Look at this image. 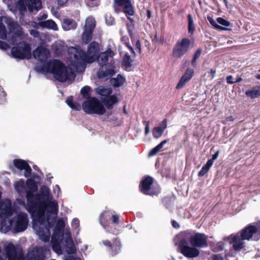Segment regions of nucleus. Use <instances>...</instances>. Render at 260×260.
<instances>
[{
  "mask_svg": "<svg viewBox=\"0 0 260 260\" xmlns=\"http://www.w3.org/2000/svg\"><path fill=\"white\" fill-rule=\"evenodd\" d=\"M42 72L52 74L58 81L63 82L70 77L74 78L75 75L72 69L68 68L59 59H53L45 63L40 69Z\"/></svg>",
  "mask_w": 260,
  "mask_h": 260,
  "instance_id": "f257e3e1",
  "label": "nucleus"
},
{
  "mask_svg": "<svg viewBox=\"0 0 260 260\" xmlns=\"http://www.w3.org/2000/svg\"><path fill=\"white\" fill-rule=\"evenodd\" d=\"M112 7L116 13L123 12L129 21L126 24L128 33L131 38L133 37V30L135 28L134 20L129 16L135 14V9L131 0H113Z\"/></svg>",
  "mask_w": 260,
  "mask_h": 260,
  "instance_id": "f03ea898",
  "label": "nucleus"
},
{
  "mask_svg": "<svg viewBox=\"0 0 260 260\" xmlns=\"http://www.w3.org/2000/svg\"><path fill=\"white\" fill-rule=\"evenodd\" d=\"M35 221L39 223L34 224V228L37 231V235L40 239L45 242H48L50 238V229L53 226L55 219L50 218V215L48 214L44 215H36Z\"/></svg>",
  "mask_w": 260,
  "mask_h": 260,
  "instance_id": "7ed1b4c3",
  "label": "nucleus"
},
{
  "mask_svg": "<svg viewBox=\"0 0 260 260\" xmlns=\"http://www.w3.org/2000/svg\"><path fill=\"white\" fill-rule=\"evenodd\" d=\"M100 53L99 44L95 41H93L89 45L87 52L83 50H77L74 54V57L77 62H84L91 63L94 62L97 56Z\"/></svg>",
  "mask_w": 260,
  "mask_h": 260,
  "instance_id": "20e7f679",
  "label": "nucleus"
},
{
  "mask_svg": "<svg viewBox=\"0 0 260 260\" xmlns=\"http://www.w3.org/2000/svg\"><path fill=\"white\" fill-rule=\"evenodd\" d=\"M120 216L117 214L110 216L108 212L104 211L100 216V222L107 232L117 235L120 230L118 225Z\"/></svg>",
  "mask_w": 260,
  "mask_h": 260,
  "instance_id": "39448f33",
  "label": "nucleus"
},
{
  "mask_svg": "<svg viewBox=\"0 0 260 260\" xmlns=\"http://www.w3.org/2000/svg\"><path fill=\"white\" fill-rule=\"evenodd\" d=\"M83 111L88 114L103 115L106 112L104 105L95 97H91L82 104Z\"/></svg>",
  "mask_w": 260,
  "mask_h": 260,
  "instance_id": "423d86ee",
  "label": "nucleus"
},
{
  "mask_svg": "<svg viewBox=\"0 0 260 260\" xmlns=\"http://www.w3.org/2000/svg\"><path fill=\"white\" fill-rule=\"evenodd\" d=\"M191 48V41L186 37L178 40L173 47L172 56L175 59L180 58L186 54Z\"/></svg>",
  "mask_w": 260,
  "mask_h": 260,
  "instance_id": "0eeeda50",
  "label": "nucleus"
},
{
  "mask_svg": "<svg viewBox=\"0 0 260 260\" xmlns=\"http://www.w3.org/2000/svg\"><path fill=\"white\" fill-rule=\"evenodd\" d=\"M153 181V178L150 176L144 177L139 186L140 191L145 195L151 196L157 195L160 192V189L158 187H152Z\"/></svg>",
  "mask_w": 260,
  "mask_h": 260,
  "instance_id": "6e6552de",
  "label": "nucleus"
},
{
  "mask_svg": "<svg viewBox=\"0 0 260 260\" xmlns=\"http://www.w3.org/2000/svg\"><path fill=\"white\" fill-rule=\"evenodd\" d=\"M11 53L13 57L19 59L31 58V48L28 43H21L12 47Z\"/></svg>",
  "mask_w": 260,
  "mask_h": 260,
  "instance_id": "1a4fd4ad",
  "label": "nucleus"
},
{
  "mask_svg": "<svg viewBox=\"0 0 260 260\" xmlns=\"http://www.w3.org/2000/svg\"><path fill=\"white\" fill-rule=\"evenodd\" d=\"M243 240H250L253 237L254 240L257 241L260 238V226L257 227L253 225H248L238 232Z\"/></svg>",
  "mask_w": 260,
  "mask_h": 260,
  "instance_id": "9d476101",
  "label": "nucleus"
},
{
  "mask_svg": "<svg viewBox=\"0 0 260 260\" xmlns=\"http://www.w3.org/2000/svg\"><path fill=\"white\" fill-rule=\"evenodd\" d=\"M49 249L46 246L36 247L28 251L26 260H45V254Z\"/></svg>",
  "mask_w": 260,
  "mask_h": 260,
  "instance_id": "9b49d317",
  "label": "nucleus"
},
{
  "mask_svg": "<svg viewBox=\"0 0 260 260\" xmlns=\"http://www.w3.org/2000/svg\"><path fill=\"white\" fill-rule=\"evenodd\" d=\"M31 204L27 202L28 211L32 214L36 213V215H45V211L47 208V203L45 202H38L35 200L31 201Z\"/></svg>",
  "mask_w": 260,
  "mask_h": 260,
  "instance_id": "f8f14e48",
  "label": "nucleus"
},
{
  "mask_svg": "<svg viewBox=\"0 0 260 260\" xmlns=\"http://www.w3.org/2000/svg\"><path fill=\"white\" fill-rule=\"evenodd\" d=\"M5 22L7 25L9 32L13 33L16 37L22 36L23 31L22 27L10 17H6Z\"/></svg>",
  "mask_w": 260,
  "mask_h": 260,
  "instance_id": "ddd939ff",
  "label": "nucleus"
},
{
  "mask_svg": "<svg viewBox=\"0 0 260 260\" xmlns=\"http://www.w3.org/2000/svg\"><path fill=\"white\" fill-rule=\"evenodd\" d=\"M28 225V218L25 213H20L17 216L13 232L18 233L25 231Z\"/></svg>",
  "mask_w": 260,
  "mask_h": 260,
  "instance_id": "4468645a",
  "label": "nucleus"
},
{
  "mask_svg": "<svg viewBox=\"0 0 260 260\" xmlns=\"http://www.w3.org/2000/svg\"><path fill=\"white\" fill-rule=\"evenodd\" d=\"M26 185L27 189L25 191L27 202L28 204H32L31 201L34 200L35 196L34 193L37 192L38 190V185L34 179H28L26 181Z\"/></svg>",
  "mask_w": 260,
  "mask_h": 260,
  "instance_id": "2eb2a0df",
  "label": "nucleus"
},
{
  "mask_svg": "<svg viewBox=\"0 0 260 260\" xmlns=\"http://www.w3.org/2000/svg\"><path fill=\"white\" fill-rule=\"evenodd\" d=\"M102 243L105 246L108 248V250L112 256H115L120 252L121 244L118 238L113 239L112 242L108 240H106L103 241Z\"/></svg>",
  "mask_w": 260,
  "mask_h": 260,
  "instance_id": "dca6fc26",
  "label": "nucleus"
},
{
  "mask_svg": "<svg viewBox=\"0 0 260 260\" xmlns=\"http://www.w3.org/2000/svg\"><path fill=\"white\" fill-rule=\"evenodd\" d=\"M6 253L8 260H24L22 252H18L16 246L13 244H9L7 246Z\"/></svg>",
  "mask_w": 260,
  "mask_h": 260,
  "instance_id": "f3484780",
  "label": "nucleus"
},
{
  "mask_svg": "<svg viewBox=\"0 0 260 260\" xmlns=\"http://www.w3.org/2000/svg\"><path fill=\"white\" fill-rule=\"evenodd\" d=\"M207 236L203 233H197L193 235L190 241L191 246L194 247L203 248L208 246Z\"/></svg>",
  "mask_w": 260,
  "mask_h": 260,
  "instance_id": "a211bd4d",
  "label": "nucleus"
},
{
  "mask_svg": "<svg viewBox=\"0 0 260 260\" xmlns=\"http://www.w3.org/2000/svg\"><path fill=\"white\" fill-rule=\"evenodd\" d=\"M227 240L230 244H233V249L235 251H240L244 247V242L241 239L239 233H237L235 235H230L228 237L223 238V240Z\"/></svg>",
  "mask_w": 260,
  "mask_h": 260,
  "instance_id": "6ab92c4d",
  "label": "nucleus"
},
{
  "mask_svg": "<svg viewBox=\"0 0 260 260\" xmlns=\"http://www.w3.org/2000/svg\"><path fill=\"white\" fill-rule=\"evenodd\" d=\"M52 199L50 195V190L49 188L45 185H43L40 188V193H36L34 200L39 202H45L46 203L49 202Z\"/></svg>",
  "mask_w": 260,
  "mask_h": 260,
  "instance_id": "aec40b11",
  "label": "nucleus"
},
{
  "mask_svg": "<svg viewBox=\"0 0 260 260\" xmlns=\"http://www.w3.org/2000/svg\"><path fill=\"white\" fill-rule=\"evenodd\" d=\"M33 57L41 61L47 59L50 56L49 50L43 47H38L32 52Z\"/></svg>",
  "mask_w": 260,
  "mask_h": 260,
  "instance_id": "412c9836",
  "label": "nucleus"
},
{
  "mask_svg": "<svg viewBox=\"0 0 260 260\" xmlns=\"http://www.w3.org/2000/svg\"><path fill=\"white\" fill-rule=\"evenodd\" d=\"M180 252L185 257L193 258L198 256L200 254L199 250L194 247H190L188 244L178 246Z\"/></svg>",
  "mask_w": 260,
  "mask_h": 260,
  "instance_id": "4be33fe9",
  "label": "nucleus"
},
{
  "mask_svg": "<svg viewBox=\"0 0 260 260\" xmlns=\"http://www.w3.org/2000/svg\"><path fill=\"white\" fill-rule=\"evenodd\" d=\"M12 208L10 201L1 202L0 203V217H8L12 214Z\"/></svg>",
  "mask_w": 260,
  "mask_h": 260,
  "instance_id": "5701e85b",
  "label": "nucleus"
},
{
  "mask_svg": "<svg viewBox=\"0 0 260 260\" xmlns=\"http://www.w3.org/2000/svg\"><path fill=\"white\" fill-rule=\"evenodd\" d=\"M64 228V222L61 218L59 219L57 221L52 237L57 238L59 239H62Z\"/></svg>",
  "mask_w": 260,
  "mask_h": 260,
  "instance_id": "b1692460",
  "label": "nucleus"
},
{
  "mask_svg": "<svg viewBox=\"0 0 260 260\" xmlns=\"http://www.w3.org/2000/svg\"><path fill=\"white\" fill-rule=\"evenodd\" d=\"M193 237V235L191 232L184 231L181 232L178 235V238L179 239L178 243V246L188 244V241H191V238Z\"/></svg>",
  "mask_w": 260,
  "mask_h": 260,
  "instance_id": "393cba45",
  "label": "nucleus"
},
{
  "mask_svg": "<svg viewBox=\"0 0 260 260\" xmlns=\"http://www.w3.org/2000/svg\"><path fill=\"white\" fill-rule=\"evenodd\" d=\"M102 102L108 109H112L113 106L119 102V99L115 95H109L102 99Z\"/></svg>",
  "mask_w": 260,
  "mask_h": 260,
  "instance_id": "a878e982",
  "label": "nucleus"
},
{
  "mask_svg": "<svg viewBox=\"0 0 260 260\" xmlns=\"http://www.w3.org/2000/svg\"><path fill=\"white\" fill-rule=\"evenodd\" d=\"M28 11L32 12L34 10L38 11L42 8L41 0H26Z\"/></svg>",
  "mask_w": 260,
  "mask_h": 260,
  "instance_id": "bb28decb",
  "label": "nucleus"
},
{
  "mask_svg": "<svg viewBox=\"0 0 260 260\" xmlns=\"http://www.w3.org/2000/svg\"><path fill=\"white\" fill-rule=\"evenodd\" d=\"M125 81V78L121 74H118L116 78H112L110 79L111 84L115 88L122 86Z\"/></svg>",
  "mask_w": 260,
  "mask_h": 260,
  "instance_id": "cd10ccee",
  "label": "nucleus"
},
{
  "mask_svg": "<svg viewBox=\"0 0 260 260\" xmlns=\"http://www.w3.org/2000/svg\"><path fill=\"white\" fill-rule=\"evenodd\" d=\"M35 23L42 28L52 29L54 30L57 29V24L53 20H48L45 21H40L38 23H36V22Z\"/></svg>",
  "mask_w": 260,
  "mask_h": 260,
  "instance_id": "c85d7f7f",
  "label": "nucleus"
},
{
  "mask_svg": "<svg viewBox=\"0 0 260 260\" xmlns=\"http://www.w3.org/2000/svg\"><path fill=\"white\" fill-rule=\"evenodd\" d=\"M245 94L252 99L260 96V85L253 86L251 89L246 90Z\"/></svg>",
  "mask_w": 260,
  "mask_h": 260,
  "instance_id": "c756f323",
  "label": "nucleus"
},
{
  "mask_svg": "<svg viewBox=\"0 0 260 260\" xmlns=\"http://www.w3.org/2000/svg\"><path fill=\"white\" fill-rule=\"evenodd\" d=\"M28 8L26 0H19L17 2L16 8L19 10L20 14L24 16L26 12V8Z\"/></svg>",
  "mask_w": 260,
  "mask_h": 260,
  "instance_id": "7c9ffc66",
  "label": "nucleus"
},
{
  "mask_svg": "<svg viewBox=\"0 0 260 260\" xmlns=\"http://www.w3.org/2000/svg\"><path fill=\"white\" fill-rule=\"evenodd\" d=\"M46 209L48 213L56 215L58 212V205L55 202H48Z\"/></svg>",
  "mask_w": 260,
  "mask_h": 260,
  "instance_id": "2f4dec72",
  "label": "nucleus"
},
{
  "mask_svg": "<svg viewBox=\"0 0 260 260\" xmlns=\"http://www.w3.org/2000/svg\"><path fill=\"white\" fill-rule=\"evenodd\" d=\"M62 239H59L57 238L52 237L51 244L52 249L56 253H59L61 252L60 242Z\"/></svg>",
  "mask_w": 260,
  "mask_h": 260,
  "instance_id": "473e14b6",
  "label": "nucleus"
},
{
  "mask_svg": "<svg viewBox=\"0 0 260 260\" xmlns=\"http://www.w3.org/2000/svg\"><path fill=\"white\" fill-rule=\"evenodd\" d=\"M115 74V71L112 69H106L105 71L99 70L98 76L100 78H105L112 77Z\"/></svg>",
  "mask_w": 260,
  "mask_h": 260,
  "instance_id": "72a5a7b5",
  "label": "nucleus"
},
{
  "mask_svg": "<svg viewBox=\"0 0 260 260\" xmlns=\"http://www.w3.org/2000/svg\"><path fill=\"white\" fill-rule=\"evenodd\" d=\"M66 244L70 245L67 247V252L69 254H75L76 252V249L74 244L73 240L71 237H69L66 240Z\"/></svg>",
  "mask_w": 260,
  "mask_h": 260,
  "instance_id": "f704fd0d",
  "label": "nucleus"
},
{
  "mask_svg": "<svg viewBox=\"0 0 260 260\" xmlns=\"http://www.w3.org/2000/svg\"><path fill=\"white\" fill-rule=\"evenodd\" d=\"M168 142V140H164L161 141L159 144H158L156 146L154 147L149 152V156H152L156 155L163 147L164 145L167 143Z\"/></svg>",
  "mask_w": 260,
  "mask_h": 260,
  "instance_id": "c9c22d12",
  "label": "nucleus"
},
{
  "mask_svg": "<svg viewBox=\"0 0 260 260\" xmlns=\"http://www.w3.org/2000/svg\"><path fill=\"white\" fill-rule=\"evenodd\" d=\"M28 163L24 160L15 159L13 160L14 166L19 170H23Z\"/></svg>",
  "mask_w": 260,
  "mask_h": 260,
  "instance_id": "e433bc0d",
  "label": "nucleus"
},
{
  "mask_svg": "<svg viewBox=\"0 0 260 260\" xmlns=\"http://www.w3.org/2000/svg\"><path fill=\"white\" fill-rule=\"evenodd\" d=\"M133 60L132 59L130 55H129L127 53L125 54L123 58L122 64L123 66H124L127 70L128 68H130L132 66Z\"/></svg>",
  "mask_w": 260,
  "mask_h": 260,
  "instance_id": "4c0bfd02",
  "label": "nucleus"
},
{
  "mask_svg": "<svg viewBox=\"0 0 260 260\" xmlns=\"http://www.w3.org/2000/svg\"><path fill=\"white\" fill-rule=\"evenodd\" d=\"M109 58L107 55H105L103 52L99 53L97 56L96 60L101 66L105 64L108 61Z\"/></svg>",
  "mask_w": 260,
  "mask_h": 260,
  "instance_id": "58836bf2",
  "label": "nucleus"
},
{
  "mask_svg": "<svg viewBox=\"0 0 260 260\" xmlns=\"http://www.w3.org/2000/svg\"><path fill=\"white\" fill-rule=\"evenodd\" d=\"M98 94L104 98H106L112 93V90L110 88L101 87L98 89Z\"/></svg>",
  "mask_w": 260,
  "mask_h": 260,
  "instance_id": "ea45409f",
  "label": "nucleus"
},
{
  "mask_svg": "<svg viewBox=\"0 0 260 260\" xmlns=\"http://www.w3.org/2000/svg\"><path fill=\"white\" fill-rule=\"evenodd\" d=\"M164 131L165 130L161 128L160 126L154 127L152 130V135L153 137L156 139L159 138L162 135Z\"/></svg>",
  "mask_w": 260,
  "mask_h": 260,
  "instance_id": "a19ab883",
  "label": "nucleus"
},
{
  "mask_svg": "<svg viewBox=\"0 0 260 260\" xmlns=\"http://www.w3.org/2000/svg\"><path fill=\"white\" fill-rule=\"evenodd\" d=\"M212 166L208 163L207 161L206 164L202 167L201 170L198 173V176L199 177H202L204 176L209 171L210 168Z\"/></svg>",
  "mask_w": 260,
  "mask_h": 260,
  "instance_id": "79ce46f5",
  "label": "nucleus"
},
{
  "mask_svg": "<svg viewBox=\"0 0 260 260\" xmlns=\"http://www.w3.org/2000/svg\"><path fill=\"white\" fill-rule=\"evenodd\" d=\"M90 87L85 86L82 88L80 92L84 98L89 100L91 98L90 93Z\"/></svg>",
  "mask_w": 260,
  "mask_h": 260,
  "instance_id": "37998d69",
  "label": "nucleus"
},
{
  "mask_svg": "<svg viewBox=\"0 0 260 260\" xmlns=\"http://www.w3.org/2000/svg\"><path fill=\"white\" fill-rule=\"evenodd\" d=\"M187 18L188 20V32L192 33L195 29L193 20L190 14L187 15Z\"/></svg>",
  "mask_w": 260,
  "mask_h": 260,
  "instance_id": "c03bdc74",
  "label": "nucleus"
},
{
  "mask_svg": "<svg viewBox=\"0 0 260 260\" xmlns=\"http://www.w3.org/2000/svg\"><path fill=\"white\" fill-rule=\"evenodd\" d=\"M121 41L123 42L126 47L131 51L132 53H133L135 56L136 55L135 52L133 49V48L131 46L130 43L129 42V39L127 36H123L121 38Z\"/></svg>",
  "mask_w": 260,
  "mask_h": 260,
  "instance_id": "a18cd8bd",
  "label": "nucleus"
},
{
  "mask_svg": "<svg viewBox=\"0 0 260 260\" xmlns=\"http://www.w3.org/2000/svg\"><path fill=\"white\" fill-rule=\"evenodd\" d=\"M207 19L210 22V24L215 29L217 30H226V29L223 27L222 26L218 25L216 22L215 20L210 16L207 17Z\"/></svg>",
  "mask_w": 260,
  "mask_h": 260,
  "instance_id": "49530a36",
  "label": "nucleus"
},
{
  "mask_svg": "<svg viewBox=\"0 0 260 260\" xmlns=\"http://www.w3.org/2000/svg\"><path fill=\"white\" fill-rule=\"evenodd\" d=\"M74 21L72 19H64L63 21L62 26L64 29L68 30L73 27Z\"/></svg>",
  "mask_w": 260,
  "mask_h": 260,
  "instance_id": "de8ad7c7",
  "label": "nucleus"
},
{
  "mask_svg": "<svg viewBox=\"0 0 260 260\" xmlns=\"http://www.w3.org/2000/svg\"><path fill=\"white\" fill-rule=\"evenodd\" d=\"M190 80L187 79V78H184L183 76H182L179 82L176 85V88L177 89H180L183 88L184 85L189 81Z\"/></svg>",
  "mask_w": 260,
  "mask_h": 260,
  "instance_id": "09e8293b",
  "label": "nucleus"
},
{
  "mask_svg": "<svg viewBox=\"0 0 260 260\" xmlns=\"http://www.w3.org/2000/svg\"><path fill=\"white\" fill-rule=\"evenodd\" d=\"M117 117L111 114V113H108L103 119V121H107L109 122H115L117 120Z\"/></svg>",
  "mask_w": 260,
  "mask_h": 260,
  "instance_id": "8fccbe9b",
  "label": "nucleus"
},
{
  "mask_svg": "<svg viewBox=\"0 0 260 260\" xmlns=\"http://www.w3.org/2000/svg\"><path fill=\"white\" fill-rule=\"evenodd\" d=\"M95 24L94 21L91 20L90 22L86 20V25L85 26V30L92 31H93Z\"/></svg>",
  "mask_w": 260,
  "mask_h": 260,
  "instance_id": "3c124183",
  "label": "nucleus"
},
{
  "mask_svg": "<svg viewBox=\"0 0 260 260\" xmlns=\"http://www.w3.org/2000/svg\"><path fill=\"white\" fill-rule=\"evenodd\" d=\"M7 37V30L5 25L0 22V38L5 39Z\"/></svg>",
  "mask_w": 260,
  "mask_h": 260,
  "instance_id": "603ef678",
  "label": "nucleus"
},
{
  "mask_svg": "<svg viewBox=\"0 0 260 260\" xmlns=\"http://www.w3.org/2000/svg\"><path fill=\"white\" fill-rule=\"evenodd\" d=\"M193 74L194 70L193 69L191 68H187L182 76H183L184 78H187L190 80L193 76Z\"/></svg>",
  "mask_w": 260,
  "mask_h": 260,
  "instance_id": "864d4df0",
  "label": "nucleus"
},
{
  "mask_svg": "<svg viewBox=\"0 0 260 260\" xmlns=\"http://www.w3.org/2000/svg\"><path fill=\"white\" fill-rule=\"evenodd\" d=\"M92 31L85 30L83 36L85 38L86 42L90 41L92 39Z\"/></svg>",
  "mask_w": 260,
  "mask_h": 260,
  "instance_id": "5fc2aeb1",
  "label": "nucleus"
},
{
  "mask_svg": "<svg viewBox=\"0 0 260 260\" xmlns=\"http://www.w3.org/2000/svg\"><path fill=\"white\" fill-rule=\"evenodd\" d=\"M23 170H24V176L26 178L30 177L31 174L32 170L28 164Z\"/></svg>",
  "mask_w": 260,
  "mask_h": 260,
  "instance_id": "6e6d98bb",
  "label": "nucleus"
},
{
  "mask_svg": "<svg viewBox=\"0 0 260 260\" xmlns=\"http://www.w3.org/2000/svg\"><path fill=\"white\" fill-rule=\"evenodd\" d=\"M217 21L221 25L224 26H229L230 25V22L221 18V17H218L217 18Z\"/></svg>",
  "mask_w": 260,
  "mask_h": 260,
  "instance_id": "4d7b16f0",
  "label": "nucleus"
},
{
  "mask_svg": "<svg viewBox=\"0 0 260 260\" xmlns=\"http://www.w3.org/2000/svg\"><path fill=\"white\" fill-rule=\"evenodd\" d=\"M223 248L224 243L222 242H219L216 244L214 247V251L215 252L222 251Z\"/></svg>",
  "mask_w": 260,
  "mask_h": 260,
  "instance_id": "13d9d810",
  "label": "nucleus"
},
{
  "mask_svg": "<svg viewBox=\"0 0 260 260\" xmlns=\"http://www.w3.org/2000/svg\"><path fill=\"white\" fill-rule=\"evenodd\" d=\"M219 154V151L218 150L212 155V158L209 159L207 162L212 166L214 163V161L218 157Z\"/></svg>",
  "mask_w": 260,
  "mask_h": 260,
  "instance_id": "bf43d9fd",
  "label": "nucleus"
},
{
  "mask_svg": "<svg viewBox=\"0 0 260 260\" xmlns=\"http://www.w3.org/2000/svg\"><path fill=\"white\" fill-rule=\"evenodd\" d=\"M202 52L203 49L201 48L197 49L194 52L192 57L198 59L201 56Z\"/></svg>",
  "mask_w": 260,
  "mask_h": 260,
  "instance_id": "052dcab7",
  "label": "nucleus"
},
{
  "mask_svg": "<svg viewBox=\"0 0 260 260\" xmlns=\"http://www.w3.org/2000/svg\"><path fill=\"white\" fill-rule=\"evenodd\" d=\"M105 20L106 23L109 25H113L115 22L114 18L111 16H106L105 17Z\"/></svg>",
  "mask_w": 260,
  "mask_h": 260,
  "instance_id": "680f3d73",
  "label": "nucleus"
},
{
  "mask_svg": "<svg viewBox=\"0 0 260 260\" xmlns=\"http://www.w3.org/2000/svg\"><path fill=\"white\" fill-rule=\"evenodd\" d=\"M6 95V92L4 90L3 88L0 85V100L5 101Z\"/></svg>",
  "mask_w": 260,
  "mask_h": 260,
  "instance_id": "e2e57ef3",
  "label": "nucleus"
},
{
  "mask_svg": "<svg viewBox=\"0 0 260 260\" xmlns=\"http://www.w3.org/2000/svg\"><path fill=\"white\" fill-rule=\"evenodd\" d=\"M80 225V221L78 218H74L72 222V226L73 228L77 229Z\"/></svg>",
  "mask_w": 260,
  "mask_h": 260,
  "instance_id": "0e129e2a",
  "label": "nucleus"
},
{
  "mask_svg": "<svg viewBox=\"0 0 260 260\" xmlns=\"http://www.w3.org/2000/svg\"><path fill=\"white\" fill-rule=\"evenodd\" d=\"M66 103L68 104V105L71 108L72 106L74 104V101H73V96H69L67 100H66Z\"/></svg>",
  "mask_w": 260,
  "mask_h": 260,
  "instance_id": "69168bd1",
  "label": "nucleus"
},
{
  "mask_svg": "<svg viewBox=\"0 0 260 260\" xmlns=\"http://www.w3.org/2000/svg\"><path fill=\"white\" fill-rule=\"evenodd\" d=\"M212 260H224L223 257L220 254H215L211 256Z\"/></svg>",
  "mask_w": 260,
  "mask_h": 260,
  "instance_id": "338daca9",
  "label": "nucleus"
},
{
  "mask_svg": "<svg viewBox=\"0 0 260 260\" xmlns=\"http://www.w3.org/2000/svg\"><path fill=\"white\" fill-rule=\"evenodd\" d=\"M105 54V55H107V57L109 58V57H113L114 55V52L112 51L110 48H108L106 51L103 52Z\"/></svg>",
  "mask_w": 260,
  "mask_h": 260,
  "instance_id": "774afa93",
  "label": "nucleus"
}]
</instances>
